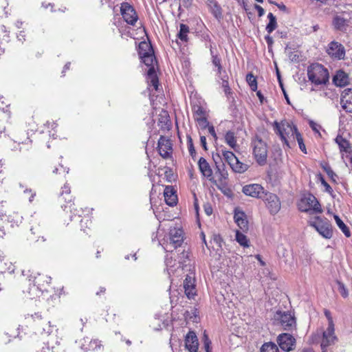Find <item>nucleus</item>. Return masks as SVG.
Segmentation results:
<instances>
[{"instance_id": "f257e3e1", "label": "nucleus", "mask_w": 352, "mask_h": 352, "mask_svg": "<svg viewBox=\"0 0 352 352\" xmlns=\"http://www.w3.org/2000/svg\"><path fill=\"white\" fill-rule=\"evenodd\" d=\"M310 342L312 344H320L322 352H328V348L338 342L335 327L328 326L325 329H317L311 336Z\"/></svg>"}, {"instance_id": "f03ea898", "label": "nucleus", "mask_w": 352, "mask_h": 352, "mask_svg": "<svg viewBox=\"0 0 352 352\" xmlns=\"http://www.w3.org/2000/svg\"><path fill=\"white\" fill-rule=\"evenodd\" d=\"M184 241V231L181 226L170 227L168 235L160 241L164 250L173 252V250L180 247Z\"/></svg>"}, {"instance_id": "7ed1b4c3", "label": "nucleus", "mask_w": 352, "mask_h": 352, "mask_svg": "<svg viewBox=\"0 0 352 352\" xmlns=\"http://www.w3.org/2000/svg\"><path fill=\"white\" fill-rule=\"evenodd\" d=\"M307 76L309 80L316 85H326L329 80L327 69L319 63H314L308 67Z\"/></svg>"}, {"instance_id": "20e7f679", "label": "nucleus", "mask_w": 352, "mask_h": 352, "mask_svg": "<svg viewBox=\"0 0 352 352\" xmlns=\"http://www.w3.org/2000/svg\"><path fill=\"white\" fill-rule=\"evenodd\" d=\"M253 155L256 162L263 166L266 163L267 157V146L261 137L255 135L251 142Z\"/></svg>"}, {"instance_id": "39448f33", "label": "nucleus", "mask_w": 352, "mask_h": 352, "mask_svg": "<svg viewBox=\"0 0 352 352\" xmlns=\"http://www.w3.org/2000/svg\"><path fill=\"white\" fill-rule=\"evenodd\" d=\"M274 126L275 132L280 137L281 140L288 147H290L288 138H292L293 140H295V136L298 133L296 126L287 122L279 124L276 121L274 122Z\"/></svg>"}, {"instance_id": "423d86ee", "label": "nucleus", "mask_w": 352, "mask_h": 352, "mask_svg": "<svg viewBox=\"0 0 352 352\" xmlns=\"http://www.w3.org/2000/svg\"><path fill=\"white\" fill-rule=\"evenodd\" d=\"M298 208L301 212L309 214L322 213V210L318 199L311 194L302 197L298 204Z\"/></svg>"}, {"instance_id": "0eeeda50", "label": "nucleus", "mask_w": 352, "mask_h": 352, "mask_svg": "<svg viewBox=\"0 0 352 352\" xmlns=\"http://www.w3.org/2000/svg\"><path fill=\"white\" fill-rule=\"evenodd\" d=\"M309 224L314 227L317 230V232L324 239H329L332 237V227L327 219L316 217L314 220L309 222Z\"/></svg>"}, {"instance_id": "6e6552de", "label": "nucleus", "mask_w": 352, "mask_h": 352, "mask_svg": "<svg viewBox=\"0 0 352 352\" xmlns=\"http://www.w3.org/2000/svg\"><path fill=\"white\" fill-rule=\"evenodd\" d=\"M274 320L285 331H292L296 329V319L289 311H277L274 314Z\"/></svg>"}, {"instance_id": "1a4fd4ad", "label": "nucleus", "mask_w": 352, "mask_h": 352, "mask_svg": "<svg viewBox=\"0 0 352 352\" xmlns=\"http://www.w3.org/2000/svg\"><path fill=\"white\" fill-rule=\"evenodd\" d=\"M179 261H173L172 258H166L165 263L166 265V270L168 274L170 276L178 270H183L184 266H187L186 261L189 260V253L183 251L179 256Z\"/></svg>"}, {"instance_id": "9d476101", "label": "nucleus", "mask_w": 352, "mask_h": 352, "mask_svg": "<svg viewBox=\"0 0 352 352\" xmlns=\"http://www.w3.org/2000/svg\"><path fill=\"white\" fill-rule=\"evenodd\" d=\"M120 12L124 20L131 25H135L138 22V16L132 6L128 3H123L120 7Z\"/></svg>"}, {"instance_id": "9b49d317", "label": "nucleus", "mask_w": 352, "mask_h": 352, "mask_svg": "<svg viewBox=\"0 0 352 352\" xmlns=\"http://www.w3.org/2000/svg\"><path fill=\"white\" fill-rule=\"evenodd\" d=\"M326 52L333 59L343 60L345 57L344 47L337 41H331L327 46Z\"/></svg>"}, {"instance_id": "f8f14e48", "label": "nucleus", "mask_w": 352, "mask_h": 352, "mask_svg": "<svg viewBox=\"0 0 352 352\" xmlns=\"http://www.w3.org/2000/svg\"><path fill=\"white\" fill-rule=\"evenodd\" d=\"M280 348L284 351H291L294 349L296 339L289 333H280L277 338Z\"/></svg>"}, {"instance_id": "ddd939ff", "label": "nucleus", "mask_w": 352, "mask_h": 352, "mask_svg": "<svg viewBox=\"0 0 352 352\" xmlns=\"http://www.w3.org/2000/svg\"><path fill=\"white\" fill-rule=\"evenodd\" d=\"M263 199L265 202L266 206L272 214H276L280 209V201L278 197L270 192H265Z\"/></svg>"}, {"instance_id": "4468645a", "label": "nucleus", "mask_w": 352, "mask_h": 352, "mask_svg": "<svg viewBox=\"0 0 352 352\" xmlns=\"http://www.w3.org/2000/svg\"><path fill=\"white\" fill-rule=\"evenodd\" d=\"M243 192L245 195L254 198H263L265 194L263 187L258 184L245 185L243 188Z\"/></svg>"}, {"instance_id": "2eb2a0df", "label": "nucleus", "mask_w": 352, "mask_h": 352, "mask_svg": "<svg viewBox=\"0 0 352 352\" xmlns=\"http://www.w3.org/2000/svg\"><path fill=\"white\" fill-rule=\"evenodd\" d=\"M80 346L84 351H94L102 347L101 341L98 339H90L88 337L80 340Z\"/></svg>"}, {"instance_id": "dca6fc26", "label": "nucleus", "mask_w": 352, "mask_h": 352, "mask_svg": "<svg viewBox=\"0 0 352 352\" xmlns=\"http://www.w3.org/2000/svg\"><path fill=\"white\" fill-rule=\"evenodd\" d=\"M160 155L163 158H168L172 153V144L169 139L161 136L158 140L157 146Z\"/></svg>"}, {"instance_id": "f3484780", "label": "nucleus", "mask_w": 352, "mask_h": 352, "mask_svg": "<svg viewBox=\"0 0 352 352\" xmlns=\"http://www.w3.org/2000/svg\"><path fill=\"white\" fill-rule=\"evenodd\" d=\"M342 108L347 113H352V89L347 88L342 91L340 97Z\"/></svg>"}, {"instance_id": "a211bd4d", "label": "nucleus", "mask_w": 352, "mask_h": 352, "mask_svg": "<svg viewBox=\"0 0 352 352\" xmlns=\"http://www.w3.org/2000/svg\"><path fill=\"white\" fill-rule=\"evenodd\" d=\"M195 283V279L194 274L190 273L189 274H187L185 280H184L183 287L185 294L189 299L193 298L196 294Z\"/></svg>"}, {"instance_id": "6ab92c4d", "label": "nucleus", "mask_w": 352, "mask_h": 352, "mask_svg": "<svg viewBox=\"0 0 352 352\" xmlns=\"http://www.w3.org/2000/svg\"><path fill=\"white\" fill-rule=\"evenodd\" d=\"M42 278L45 279V282L47 284H49L50 283L51 278L47 276H43L42 277L35 278V283L33 284L29 288V291L28 292L30 298H34L39 296L40 293L42 291V288L41 287V285L40 283V281ZM42 286H43V285H42Z\"/></svg>"}, {"instance_id": "aec40b11", "label": "nucleus", "mask_w": 352, "mask_h": 352, "mask_svg": "<svg viewBox=\"0 0 352 352\" xmlns=\"http://www.w3.org/2000/svg\"><path fill=\"white\" fill-rule=\"evenodd\" d=\"M185 346L189 352H197L199 342L195 332L189 331L185 338Z\"/></svg>"}, {"instance_id": "412c9836", "label": "nucleus", "mask_w": 352, "mask_h": 352, "mask_svg": "<svg viewBox=\"0 0 352 352\" xmlns=\"http://www.w3.org/2000/svg\"><path fill=\"white\" fill-rule=\"evenodd\" d=\"M216 171L215 175L217 177V181L221 185L225 186L226 180L228 177L227 170H226L225 164L223 162L218 163L215 162Z\"/></svg>"}, {"instance_id": "4be33fe9", "label": "nucleus", "mask_w": 352, "mask_h": 352, "mask_svg": "<svg viewBox=\"0 0 352 352\" xmlns=\"http://www.w3.org/2000/svg\"><path fill=\"white\" fill-rule=\"evenodd\" d=\"M333 82L337 87H344L349 84L348 74L343 70H338L333 78Z\"/></svg>"}, {"instance_id": "5701e85b", "label": "nucleus", "mask_w": 352, "mask_h": 352, "mask_svg": "<svg viewBox=\"0 0 352 352\" xmlns=\"http://www.w3.org/2000/svg\"><path fill=\"white\" fill-rule=\"evenodd\" d=\"M234 221L237 226L243 232L248 230V221L246 219V214L243 211L235 210L234 215Z\"/></svg>"}, {"instance_id": "b1692460", "label": "nucleus", "mask_w": 352, "mask_h": 352, "mask_svg": "<svg viewBox=\"0 0 352 352\" xmlns=\"http://www.w3.org/2000/svg\"><path fill=\"white\" fill-rule=\"evenodd\" d=\"M164 200L167 205L173 206L176 205L177 197L172 186H166L164 191Z\"/></svg>"}, {"instance_id": "393cba45", "label": "nucleus", "mask_w": 352, "mask_h": 352, "mask_svg": "<svg viewBox=\"0 0 352 352\" xmlns=\"http://www.w3.org/2000/svg\"><path fill=\"white\" fill-rule=\"evenodd\" d=\"M198 166L202 175L208 178L210 181H212V170L206 159L200 157L198 162Z\"/></svg>"}, {"instance_id": "a878e982", "label": "nucleus", "mask_w": 352, "mask_h": 352, "mask_svg": "<svg viewBox=\"0 0 352 352\" xmlns=\"http://www.w3.org/2000/svg\"><path fill=\"white\" fill-rule=\"evenodd\" d=\"M36 330L38 333L50 335L53 330L50 322L47 320H39L36 323Z\"/></svg>"}, {"instance_id": "bb28decb", "label": "nucleus", "mask_w": 352, "mask_h": 352, "mask_svg": "<svg viewBox=\"0 0 352 352\" xmlns=\"http://www.w3.org/2000/svg\"><path fill=\"white\" fill-rule=\"evenodd\" d=\"M147 79L148 85L153 86L154 89L157 91L159 87V80L155 73V67H151L148 69Z\"/></svg>"}, {"instance_id": "cd10ccee", "label": "nucleus", "mask_w": 352, "mask_h": 352, "mask_svg": "<svg viewBox=\"0 0 352 352\" xmlns=\"http://www.w3.org/2000/svg\"><path fill=\"white\" fill-rule=\"evenodd\" d=\"M190 32L189 27L184 23L179 25V31L177 34V38L182 42L187 43L188 41V33Z\"/></svg>"}, {"instance_id": "c85d7f7f", "label": "nucleus", "mask_w": 352, "mask_h": 352, "mask_svg": "<svg viewBox=\"0 0 352 352\" xmlns=\"http://www.w3.org/2000/svg\"><path fill=\"white\" fill-rule=\"evenodd\" d=\"M153 52L151 45L146 41H142L139 44L138 54L140 57L148 55Z\"/></svg>"}, {"instance_id": "c756f323", "label": "nucleus", "mask_w": 352, "mask_h": 352, "mask_svg": "<svg viewBox=\"0 0 352 352\" xmlns=\"http://www.w3.org/2000/svg\"><path fill=\"white\" fill-rule=\"evenodd\" d=\"M226 143L232 148L236 149L237 147L236 138L233 131L226 132L224 136Z\"/></svg>"}, {"instance_id": "7c9ffc66", "label": "nucleus", "mask_w": 352, "mask_h": 352, "mask_svg": "<svg viewBox=\"0 0 352 352\" xmlns=\"http://www.w3.org/2000/svg\"><path fill=\"white\" fill-rule=\"evenodd\" d=\"M333 24L336 30L344 31L348 25L347 21L340 16H336L333 20Z\"/></svg>"}, {"instance_id": "2f4dec72", "label": "nucleus", "mask_w": 352, "mask_h": 352, "mask_svg": "<svg viewBox=\"0 0 352 352\" xmlns=\"http://www.w3.org/2000/svg\"><path fill=\"white\" fill-rule=\"evenodd\" d=\"M210 10L214 16L220 19L222 18V10L219 4L217 1H211L209 4Z\"/></svg>"}, {"instance_id": "473e14b6", "label": "nucleus", "mask_w": 352, "mask_h": 352, "mask_svg": "<svg viewBox=\"0 0 352 352\" xmlns=\"http://www.w3.org/2000/svg\"><path fill=\"white\" fill-rule=\"evenodd\" d=\"M230 166L233 171L239 173H244L248 169V165L241 162L237 157L236 158V161H234Z\"/></svg>"}, {"instance_id": "72a5a7b5", "label": "nucleus", "mask_w": 352, "mask_h": 352, "mask_svg": "<svg viewBox=\"0 0 352 352\" xmlns=\"http://www.w3.org/2000/svg\"><path fill=\"white\" fill-rule=\"evenodd\" d=\"M269 23H267L265 30L269 34H270L277 28V21L276 16L271 12L267 14Z\"/></svg>"}, {"instance_id": "f704fd0d", "label": "nucleus", "mask_w": 352, "mask_h": 352, "mask_svg": "<svg viewBox=\"0 0 352 352\" xmlns=\"http://www.w3.org/2000/svg\"><path fill=\"white\" fill-rule=\"evenodd\" d=\"M70 187L67 184H65L62 188V192H60V197H62L67 204H69V208H71L72 205H74L72 204V196L70 195Z\"/></svg>"}, {"instance_id": "c9c22d12", "label": "nucleus", "mask_w": 352, "mask_h": 352, "mask_svg": "<svg viewBox=\"0 0 352 352\" xmlns=\"http://www.w3.org/2000/svg\"><path fill=\"white\" fill-rule=\"evenodd\" d=\"M336 142L339 146L341 152L347 151V149L350 148L349 142L341 135H338L335 139Z\"/></svg>"}, {"instance_id": "e433bc0d", "label": "nucleus", "mask_w": 352, "mask_h": 352, "mask_svg": "<svg viewBox=\"0 0 352 352\" xmlns=\"http://www.w3.org/2000/svg\"><path fill=\"white\" fill-rule=\"evenodd\" d=\"M142 61L149 68L155 67L154 63L155 62V57L154 55V52L149 54L148 55H145L140 57Z\"/></svg>"}, {"instance_id": "4c0bfd02", "label": "nucleus", "mask_w": 352, "mask_h": 352, "mask_svg": "<svg viewBox=\"0 0 352 352\" xmlns=\"http://www.w3.org/2000/svg\"><path fill=\"white\" fill-rule=\"evenodd\" d=\"M236 241L243 247L248 248L249 247V240L247 236L240 231L236 232Z\"/></svg>"}, {"instance_id": "58836bf2", "label": "nucleus", "mask_w": 352, "mask_h": 352, "mask_svg": "<svg viewBox=\"0 0 352 352\" xmlns=\"http://www.w3.org/2000/svg\"><path fill=\"white\" fill-rule=\"evenodd\" d=\"M334 219L336 222L337 226L340 228V229L342 231L345 236L349 237L350 236V231L347 226L344 224V223L340 219V218L338 215H334Z\"/></svg>"}, {"instance_id": "ea45409f", "label": "nucleus", "mask_w": 352, "mask_h": 352, "mask_svg": "<svg viewBox=\"0 0 352 352\" xmlns=\"http://www.w3.org/2000/svg\"><path fill=\"white\" fill-rule=\"evenodd\" d=\"M261 352H279V350L274 343L267 342L262 346Z\"/></svg>"}, {"instance_id": "a19ab883", "label": "nucleus", "mask_w": 352, "mask_h": 352, "mask_svg": "<svg viewBox=\"0 0 352 352\" xmlns=\"http://www.w3.org/2000/svg\"><path fill=\"white\" fill-rule=\"evenodd\" d=\"M222 155L229 165L236 161V157L232 151L222 150Z\"/></svg>"}, {"instance_id": "79ce46f5", "label": "nucleus", "mask_w": 352, "mask_h": 352, "mask_svg": "<svg viewBox=\"0 0 352 352\" xmlns=\"http://www.w3.org/2000/svg\"><path fill=\"white\" fill-rule=\"evenodd\" d=\"M210 53L212 55V64L217 67V72L219 74H221V70H222V66H221V58L213 54V51L210 49Z\"/></svg>"}, {"instance_id": "37998d69", "label": "nucleus", "mask_w": 352, "mask_h": 352, "mask_svg": "<svg viewBox=\"0 0 352 352\" xmlns=\"http://www.w3.org/2000/svg\"><path fill=\"white\" fill-rule=\"evenodd\" d=\"M246 80L252 91H256L257 89L256 79L253 74H248L246 76Z\"/></svg>"}, {"instance_id": "c03bdc74", "label": "nucleus", "mask_w": 352, "mask_h": 352, "mask_svg": "<svg viewBox=\"0 0 352 352\" xmlns=\"http://www.w3.org/2000/svg\"><path fill=\"white\" fill-rule=\"evenodd\" d=\"M187 145L190 156L194 159L196 156V151L193 145L192 139L190 136H187Z\"/></svg>"}, {"instance_id": "a18cd8bd", "label": "nucleus", "mask_w": 352, "mask_h": 352, "mask_svg": "<svg viewBox=\"0 0 352 352\" xmlns=\"http://www.w3.org/2000/svg\"><path fill=\"white\" fill-rule=\"evenodd\" d=\"M295 139L296 140V141L298 142V146H299V148L300 149V151L304 153H307V149H306V146L304 144V142H303V139L302 138V135L301 134L298 132L297 133V135L295 136Z\"/></svg>"}, {"instance_id": "49530a36", "label": "nucleus", "mask_w": 352, "mask_h": 352, "mask_svg": "<svg viewBox=\"0 0 352 352\" xmlns=\"http://www.w3.org/2000/svg\"><path fill=\"white\" fill-rule=\"evenodd\" d=\"M203 343H204V347L206 352H211V347H210L211 341L210 340L206 331H204V333Z\"/></svg>"}, {"instance_id": "de8ad7c7", "label": "nucleus", "mask_w": 352, "mask_h": 352, "mask_svg": "<svg viewBox=\"0 0 352 352\" xmlns=\"http://www.w3.org/2000/svg\"><path fill=\"white\" fill-rule=\"evenodd\" d=\"M195 120L202 129H206L210 126L206 117H197Z\"/></svg>"}, {"instance_id": "09e8293b", "label": "nucleus", "mask_w": 352, "mask_h": 352, "mask_svg": "<svg viewBox=\"0 0 352 352\" xmlns=\"http://www.w3.org/2000/svg\"><path fill=\"white\" fill-rule=\"evenodd\" d=\"M338 291L340 293L341 296L344 298H346L349 295L347 289L345 287L344 284L341 282H338Z\"/></svg>"}, {"instance_id": "8fccbe9b", "label": "nucleus", "mask_w": 352, "mask_h": 352, "mask_svg": "<svg viewBox=\"0 0 352 352\" xmlns=\"http://www.w3.org/2000/svg\"><path fill=\"white\" fill-rule=\"evenodd\" d=\"M324 168V170L326 172V173L327 174V175L333 181H336V178L337 177V175H336V173L333 171V170L331 169V168L327 165L323 167Z\"/></svg>"}, {"instance_id": "3c124183", "label": "nucleus", "mask_w": 352, "mask_h": 352, "mask_svg": "<svg viewBox=\"0 0 352 352\" xmlns=\"http://www.w3.org/2000/svg\"><path fill=\"white\" fill-rule=\"evenodd\" d=\"M193 111L195 115V118L197 117H205V111L201 106L194 107Z\"/></svg>"}, {"instance_id": "603ef678", "label": "nucleus", "mask_w": 352, "mask_h": 352, "mask_svg": "<svg viewBox=\"0 0 352 352\" xmlns=\"http://www.w3.org/2000/svg\"><path fill=\"white\" fill-rule=\"evenodd\" d=\"M42 352H58V347L55 346H50V342H47V346L43 347Z\"/></svg>"}, {"instance_id": "864d4df0", "label": "nucleus", "mask_w": 352, "mask_h": 352, "mask_svg": "<svg viewBox=\"0 0 352 352\" xmlns=\"http://www.w3.org/2000/svg\"><path fill=\"white\" fill-rule=\"evenodd\" d=\"M324 314L328 320V326L335 327L331 312L327 309H324Z\"/></svg>"}, {"instance_id": "5fc2aeb1", "label": "nucleus", "mask_w": 352, "mask_h": 352, "mask_svg": "<svg viewBox=\"0 0 352 352\" xmlns=\"http://www.w3.org/2000/svg\"><path fill=\"white\" fill-rule=\"evenodd\" d=\"M221 80H222V87L224 89V92H225V94H227L230 93V88L228 85V81L227 79H226L223 77L221 78Z\"/></svg>"}, {"instance_id": "6e6d98bb", "label": "nucleus", "mask_w": 352, "mask_h": 352, "mask_svg": "<svg viewBox=\"0 0 352 352\" xmlns=\"http://www.w3.org/2000/svg\"><path fill=\"white\" fill-rule=\"evenodd\" d=\"M192 0H181L179 10H181L182 6L188 8L192 4Z\"/></svg>"}, {"instance_id": "4d7b16f0", "label": "nucleus", "mask_w": 352, "mask_h": 352, "mask_svg": "<svg viewBox=\"0 0 352 352\" xmlns=\"http://www.w3.org/2000/svg\"><path fill=\"white\" fill-rule=\"evenodd\" d=\"M81 222V228L85 230L84 227L89 228L91 223V221L89 219V218L85 217L83 219L80 221Z\"/></svg>"}, {"instance_id": "13d9d810", "label": "nucleus", "mask_w": 352, "mask_h": 352, "mask_svg": "<svg viewBox=\"0 0 352 352\" xmlns=\"http://www.w3.org/2000/svg\"><path fill=\"white\" fill-rule=\"evenodd\" d=\"M321 183L325 187V190L331 194L333 192L332 188L329 186V184L322 178L321 177Z\"/></svg>"}, {"instance_id": "bf43d9fd", "label": "nucleus", "mask_w": 352, "mask_h": 352, "mask_svg": "<svg viewBox=\"0 0 352 352\" xmlns=\"http://www.w3.org/2000/svg\"><path fill=\"white\" fill-rule=\"evenodd\" d=\"M265 40L267 44V46H268V48H270L272 47L273 43H274V41H273V38L272 36H270V35L268 34V35H266L265 36Z\"/></svg>"}, {"instance_id": "052dcab7", "label": "nucleus", "mask_w": 352, "mask_h": 352, "mask_svg": "<svg viewBox=\"0 0 352 352\" xmlns=\"http://www.w3.org/2000/svg\"><path fill=\"white\" fill-rule=\"evenodd\" d=\"M23 192H24V194L30 195L29 201L32 202L33 201V199H34L35 195H36L35 192H32V190L31 189H25V190H24Z\"/></svg>"}, {"instance_id": "680f3d73", "label": "nucleus", "mask_w": 352, "mask_h": 352, "mask_svg": "<svg viewBox=\"0 0 352 352\" xmlns=\"http://www.w3.org/2000/svg\"><path fill=\"white\" fill-rule=\"evenodd\" d=\"M309 124L313 131H314L316 132H318V129L320 128V126L318 124L315 123L312 120L309 121Z\"/></svg>"}, {"instance_id": "e2e57ef3", "label": "nucleus", "mask_w": 352, "mask_h": 352, "mask_svg": "<svg viewBox=\"0 0 352 352\" xmlns=\"http://www.w3.org/2000/svg\"><path fill=\"white\" fill-rule=\"evenodd\" d=\"M208 132L214 138V140L217 139V136L213 126H208Z\"/></svg>"}, {"instance_id": "0e129e2a", "label": "nucleus", "mask_w": 352, "mask_h": 352, "mask_svg": "<svg viewBox=\"0 0 352 352\" xmlns=\"http://www.w3.org/2000/svg\"><path fill=\"white\" fill-rule=\"evenodd\" d=\"M200 142H201V145L203 147V148L205 151H207L208 150V148H207V143H206V138L205 136H201L200 137Z\"/></svg>"}, {"instance_id": "69168bd1", "label": "nucleus", "mask_w": 352, "mask_h": 352, "mask_svg": "<svg viewBox=\"0 0 352 352\" xmlns=\"http://www.w3.org/2000/svg\"><path fill=\"white\" fill-rule=\"evenodd\" d=\"M254 8L258 11V16H262L265 14V10L261 6L256 4Z\"/></svg>"}, {"instance_id": "338daca9", "label": "nucleus", "mask_w": 352, "mask_h": 352, "mask_svg": "<svg viewBox=\"0 0 352 352\" xmlns=\"http://www.w3.org/2000/svg\"><path fill=\"white\" fill-rule=\"evenodd\" d=\"M17 38L19 41H21L22 43L25 40V32L21 31L19 32V34L17 35Z\"/></svg>"}, {"instance_id": "774afa93", "label": "nucleus", "mask_w": 352, "mask_h": 352, "mask_svg": "<svg viewBox=\"0 0 352 352\" xmlns=\"http://www.w3.org/2000/svg\"><path fill=\"white\" fill-rule=\"evenodd\" d=\"M276 6L283 11L287 10V7L283 3H276Z\"/></svg>"}]
</instances>
